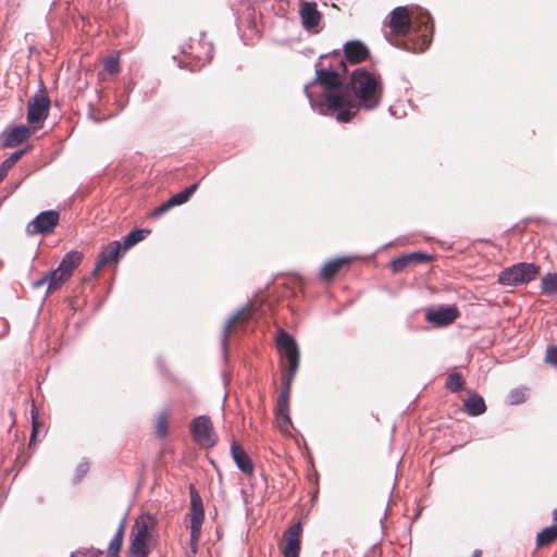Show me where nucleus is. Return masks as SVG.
I'll list each match as a JSON object with an SVG mask.
<instances>
[{
  "instance_id": "4468645a",
  "label": "nucleus",
  "mask_w": 557,
  "mask_h": 557,
  "mask_svg": "<svg viewBox=\"0 0 557 557\" xmlns=\"http://www.w3.org/2000/svg\"><path fill=\"white\" fill-rule=\"evenodd\" d=\"M299 15L301 18V24L307 30L317 28L322 20V14L318 10L317 3L311 1H300Z\"/></svg>"
},
{
  "instance_id": "9b49d317",
  "label": "nucleus",
  "mask_w": 557,
  "mask_h": 557,
  "mask_svg": "<svg viewBox=\"0 0 557 557\" xmlns=\"http://www.w3.org/2000/svg\"><path fill=\"white\" fill-rule=\"evenodd\" d=\"M190 433L194 440L201 446L210 447L215 444L213 425L208 416L195 418L190 423Z\"/></svg>"
},
{
  "instance_id": "473e14b6",
  "label": "nucleus",
  "mask_w": 557,
  "mask_h": 557,
  "mask_svg": "<svg viewBox=\"0 0 557 557\" xmlns=\"http://www.w3.org/2000/svg\"><path fill=\"white\" fill-rule=\"evenodd\" d=\"M26 150H17L13 152L9 158H7L0 166H2L7 172H9L14 164L25 154Z\"/></svg>"
},
{
  "instance_id": "7c9ffc66",
  "label": "nucleus",
  "mask_w": 557,
  "mask_h": 557,
  "mask_svg": "<svg viewBox=\"0 0 557 557\" xmlns=\"http://www.w3.org/2000/svg\"><path fill=\"white\" fill-rule=\"evenodd\" d=\"M542 290L546 295L557 294V273H548L542 278Z\"/></svg>"
},
{
  "instance_id": "6ab92c4d",
  "label": "nucleus",
  "mask_w": 557,
  "mask_h": 557,
  "mask_svg": "<svg viewBox=\"0 0 557 557\" xmlns=\"http://www.w3.org/2000/svg\"><path fill=\"white\" fill-rule=\"evenodd\" d=\"M255 308L252 305H248L238 310L233 317L228 319L225 324L223 335L226 341L237 326H244L250 319H252Z\"/></svg>"
},
{
  "instance_id": "7ed1b4c3",
  "label": "nucleus",
  "mask_w": 557,
  "mask_h": 557,
  "mask_svg": "<svg viewBox=\"0 0 557 557\" xmlns=\"http://www.w3.org/2000/svg\"><path fill=\"white\" fill-rule=\"evenodd\" d=\"M348 87H350L355 95L354 100L357 107L351 108V112H355V115L360 108L373 110L382 101L384 86L381 76L366 69H357L352 72L346 89Z\"/></svg>"
},
{
  "instance_id": "a878e982",
  "label": "nucleus",
  "mask_w": 557,
  "mask_h": 557,
  "mask_svg": "<svg viewBox=\"0 0 557 557\" xmlns=\"http://www.w3.org/2000/svg\"><path fill=\"white\" fill-rule=\"evenodd\" d=\"M170 413L166 410L158 412L154 418V434L159 438H165L169 434Z\"/></svg>"
},
{
  "instance_id": "412c9836",
  "label": "nucleus",
  "mask_w": 557,
  "mask_h": 557,
  "mask_svg": "<svg viewBox=\"0 0 557 557\" xmlns=\"http://www.w3.org/2000/svg\"><path fill=\"white\" fill-rule=\"evenodd\" d=\"M344 54L347 61L350 63L359 64L369 58L370 51L368 47L361 41L351 40L345 44Z\"/></svg>"
},
{
  "instance_id": "39448f33",
  "label": "nucleus",
  "mask_w": 557,
  "mask_h": 557,
  "mask_svg": "<svg viewBox=\"0 0 557 557\" xmlns=\"http://www.w3.org/2000/svg\"><path fill=\"white\" fill-rule=\"evenodd\" d=\"M189 494L190 508L187 517L190 520V540L189 550L186 553V557H195L198 552V543L200 541L202 523L205 521V510L202 499L194 485H190Z\"/></svg>"
},
{
  "instance_id": "4c0bfd02",
  "label": "nucleus",
  "mask_w": 557,
  "mask_h": 557,
  "mask_svg": "<svg viewBox=\"0 0 557 557\" xmlns=\"http://www.w3.org/2000/svg\"><path fill=\"white\" fill-rule=\"evenodd\" d=\"M9 172H7L2 166H0V184L3 182V180L7 177Z\"/></svg>"
},
{
  "instance_id": "ea45409f",
  "label": "nucleus",
  "mask_w": 557,
  "mask_h": 557,
  "mask_svg": "<svg viewBox=\"0 0 557 557\" xmlns=\"http://www.w3.org/2000/svg\"><path fill=\"white\" fill-rule=\"evenodd\" d=\"M482 552L480 549H475L471 557H481Z\"/></svg>"
},
{
  "instance_id": "c85d7f7f",
  "label": "nucleus",
  "mask_w": 557,
  "mask_h": 557,
  "mask_svg": "<svg viewBox=\"0 0 557 557\" xmlns=\"http://www.w3.org/2000/svg\"><path fill=\"white\" fill-rule=\"evenodd\" d=\"M103 72L116 76L120 73V54L113 53L103 60Z\"/></svg>"
},
{
  "instance_id": "c9c22d12",
  "label": "nucleus",
  "mask_w": 557,
  "mask_h": 557,
  "mask_svg": "<svg viewBox=\"0 0 557 557\" xmlns=\"http://www.w3.org/2000/svg\"><path fill=\"white\" fill-rule=\"evenodd\" d=\"M545 361L557 367V346H549L546 350Z\"/></svg>"
},
{
  "instance_id": "f3484780",
  "label": "nucleus",
  "mask_w": 557,
  "mask_h": 557,
  "mask_svg": "<svg viewBox=\"0 0 557 557\" xmlns=\"http://www.w3.org/2000/svg\"><path fill=\"white\" fill-rule=\"evenodd\" d=\"M231 455L237 468L248 478L255 473V466L244 447L237 442L231 445Z\"/></svg>"
},
{
  "instance_id": "72a5a7b5",
  "label": "nucleus",
  "mask_w": 557,
  "mask_h": 557,
  "mask_svg": "<svg viewBox=\"0 0 557 557\" xmlns=\"http://www.w3.org/2000/svg\"><path fill=\"white\" fill-rule=\"evenodd\" d=\"M410 264L425 263L432 260V257L423 252H412L407 255Z\"/></svg>"
},
{
  "instance_id": "2f4dec72",
  "label": "nucleus",
  "mask_w": 557,
  "mask_h": 557,
  "mask_svg": "<svg viewBox=\"0 0 557 557\" xmlns=\"http://www.w3.org/2000/svg\"><path fill=\"white\" fill-rule=\"evenodd\" d=\"M410 264L407 255H403L393 261H391L389 267L394 273H400L405 269H407Z\"/></svg>"
},
{
  "instance_id": "a211bd4d",
  "label": "nucleus",
  "mask_w": 557,
  "mask_h": 557,
  "mask_svg": "<svg viewBox=\"0 0 557 557\" xmlns=\"http://www.w3.org/2000/svg\"><path fill=\"white\" fill-rule=\"evenodd\" d=\"M198 184L195 183L184 189L181 193H177L173 195L170 199H168L165 202H163L161 206L154 209L152 212L153 216H160L163 213H165L168 210H170L173 207L181 206L189 200V198L194 195V193L197 190Z\"/></svg>"
},
{
  "instance_id": "9d476101",
  "label": "nucleus",
  "mask_w": 557,
  "mask_h": 557,
  "mask_svg": "<svg viewBox=\"0 0 557 557\" xmlns=\"http://www.w3.org/2000/svg\"><path fill=\"white\" fill-rule=\"evenodd\" d=\"M60 222V213L55 210H47L39 213L26 226L29 236L37 234H51Z\"/></svg>"
},
{
  "instance_id": "cd10ccee",
  "label": "nucleus",
  "mask_w": 557,
  "mask_h": 557,
  "mask_svg": "<svg viewBox=\"0 0 557 557\" xmlns=\"http://www.w3.org/2000/svg\"><path fill=\"white\" fill-rule=\"evenodd\" d=\"M145 234H149L148 230H134L128 233L123 239V251L128 250L131 247L141 242L145 238Z\"/></svg>"
},
{
  "instance_id": "f03ea898",
  "label": "nucleus",
  "mask_w": 557,
  "mask_h": 557,
  "mask_svg": "<svg viewBox=\"0 0 557 557\" xmlns=\"http://www.w3.org/2000/svg\"><path fill=\"white\" fill-rule=\"evenodd\" d=\"M314 84L323 87V102L320 104L322 113L325 107L327 111L336 112V120L341 123H348L354 119L355 112H351V108L357 107L356 101L346 92V87L335 70L317 66L314 81L305 87L306 96L312 106H314V99L310 87Z\"/></svg>"
},
{
  "instance_id": "c756f323",
  "label": "nucleus",
  "mask_w": 557,
  "mask_h": 557,
  "mask_svg": "<svg viewBox=\"0 0 557 557\" xmlns=\"http://www.w3.org/2000/svg\"><path fill=\"white\" fill-rule=\"evenodd\" d=\"M465 380L461 375V373L459 372H454V373H450L447 379H446V383H445V386L448 391L453 392V393H458L460 391L463 389L465 387Z\"/></svg>"
},
{
  "instance_id": "393cba45",
  "label": "nucleus",
  "mask_w": 557,
  "mask_h": 557,
  "mask_svg": "<svg viewBox=\"0 0 557 557\" xmlns=\"http://www.w3.org/2000/svg\"><path fill=\"white\" fill-rule=\"evenodd\" d=\"M124 534H125V521L123 520L120 523L114 536L112 537V540L109 543L106 557H119V554L123 546Z\"/></svg>"
},
{
  "instance_id": "423d86ee",
  "label": "nucleus",
  "mask_w": 557,
  "mask_h": 557,
  "mask_svg": "<svg viewBox=\"0 0 557 557\" xmlns=\"http://www.w3.org/2000/svg\"><path fill=\"white\" fill-rule=\"evenodd\" d=\"M277 348L286 359V368L282 375V381L292 383L299 367V349L298 346L288 333L281 331L276 338Z\"/></svg>"
},
{
  "instance_id": "ddd939ff",
  "label": "nucleus",
  "mask_w": 557,
  "mask_h": 557,
  "mask_svg": "<svg viewBox=\"0 0 557 557\" xmlns=\"http://www.w3.org/2000/svg\"><path fill=\"white\" fill-rule=\"evenodd\" d=\"M123 247L119 240L111 242L102 248L92 271L94 276H98L100 271L108 264L117 262Z\"/></svg>"
},
{
  "instance_id": "4be33fe9",
  "label": "nucleus",
  "mask_w": 557,
  "mask_h": 557,
  "mask_svg": "<svg viewBox=\"0 0 557 557\" xmlns=\"http://www.w3.org/2000/svg\"><path fill=\"white\" fill-rule=\"evenodd\" d=\"M67 280L69 277L62 272H59L57 268L54 270L47 272L41 278L34 282L33 286L40 287L47 284V293H52L60 288Z\"/></svg>"
},
{
  "instance_id": "b1692460",
  "label": "nucleus",
  "mask_w": 557,
  "mask_h": 557,
  "mask_svg": "<svg viewBox=\"0 0 557 557\" xmlns=\"http://www.w3.org/2000/svg\"><path fill=\"white\" fill-rule=\"evenodd\" d=\"M463 409L469 416L476 417L486 411V405L482 396L470 393L469 397L463 400Z\"/></svg>"
},
{
  "instance_id": "2eb2a0df",
  "label": "nucleus",
  "mask_w": 557,
  "mask_h": 557,
  "mask_svg": "<svg viewBox=\"0 0 557 557\" xmlns=\"http://www.w3.org/2000/svg\"><path fill=\"white\" fill-rule=\"evenodd\" d=\"M459 314V310L456 306H448L441 307L435 310H429L425 318L430 323L436 326H445L451 324Z\"/></svg>"
},
{
  "instance_id": "f257e3e1",
  "label": "nucleus",
  "mask_w": 557,
  "mask_h": 557,
  "mask_svg": "<svg viewBox=\"0 0 557 557\" xmlns=\"http://www.w3.org/2000/svg\"><path fill=\"white\" fill-rule=\"evenodd\" d=\"M433 24L428 12L419 14L412 22L407 7L395 8L384 22V36L396 48L408 52L425 51L432 40Z\"/></svg>"
},
{
  "instance_id": "20e7f679",
  "label": "nucleus",
  "mask_w": 557,
  "mask_h": 557,
  "mask_svg": "<svg viewBox=\"0 0 557 557\" xmlns=\"http://www.w3.org/2000/svg\"><path fill=\"white\" fill-rule=\"evenodd\" d=\"M157 527L158 519L154 516L143 513L137 517L131 529L126 557H148Z\"/></svg>"
},
{
  "instance_id": "f704fd0d",
  "label": "nucleus",
  "mask_w": 557,
  "mask_h": 557,
  "mask_svg": "<svg viewBox=\"0 0 557 557\" xmlns=\"http://www.w3.org/2000/svg\"><path fill=\"white\" fill-rule=\"evenodd\" d=\"M103 554L100 549H78L74 552L71 557H101Z\"/></svg>"
},
{
  "instance_id": "1a4fd4ad",
  "label": "nucleus",
  "mask_w": 557,
  "mask_h": 557,
  "mask_svg": "<svg viewBox=\"0 0 557 557\" xmlns=\"http://www.w3.org/2000/svg\"><path fill=\"white\" fill-rule=\"evenodd\" d=\"M290 385L292 383L287 384V381H282V388L275 408L276 425L283 433H289L292 426L289 417Z\"/></svg>"
},
{
  "instance_id": "bb28decb",
  "label": "nucleus",
  "mask_w": 557,
  "mask_h": 557,
  "mask_svg": "<svg viewBox=\"0 0 557 557\" xmlns=\"http://www.w3.org/2000/svg\"><path fill=\"white\" fill-rule=\"evenodd\" d=\"M557 541V525H550L543 529L536 535V546L539 548L547 547Z\"/></svg>"
},
{
  "instance_id": "0eeeda50",
  "label": "nucleus",
  "mask_w": 557,
  "mask_h": 557,
  "mask_svg": "<svg viewBox=\"0 0 557 557\" xmlns=\"http://www.w3.org/2000/svg\"><path fill=\"white\" fill-rule=\"evenodd\" d=\"M540 268L534 263L520 262L504 269L498 275V282L506 286H517L533 281Z\"/></svg>"
},
{
  "instance_id": "f8f14e48",
  "label": "nucleus",
  "mask_w": 557,
  "mask_h": 557,
  "mask_svg": "<svg viewBox=\"0 0 557 557\" xmlns=\"http://www.w3.org/2000/svg\"><path fill=\"white\" fill-rule=\"evenodd\" d=\"M301 523L292 525L283 535L282 553L284 557H299L301 543Z\"/></svg>"
},
{
  "instance_id": "aec40b11",
  "label": "nucleus",
  "mask_w": 557,
  "mask_h": 557,
  "mask_svg": "<svg viewBox=\"0 0 557 557\" xmlns=\"http://www.w3.org/2000/svg\"><path fill=\"white\" fill-rule=\"evenodd\" d=\"M351 261V257H341L327 261L320 271V277L325 282L332 281L343 270L348 269Z\"/></svg>"
},
{
  "instance_id": "e433bc0d",
  "label": "nucleus",
  "mask_w": 557,
  "mask_h": 557,
  "mask_svg": "<svg viewBox=\"0 0 557 557\" xmlns=\"http://www.w3.org/2000/svg\"><path fill=\"white\" fill-rule=\"evenodd\" d=\"M32 418H33V431H32V435H30V443L35 440L37 431H38V425H39L34 410L32 411Z\"/></svg>"
},
{
  "instance_id": "5701e85b",
  "label": "nucleus",
  "mask_w": 557,
  "mask_h": 557,
  "mask_svg": "<svg viewBox=\"0 0 557 557\" xmlns=\"http://www.w3.org/2000/svg\"><path fill=\"white\" fill-rule=\"evenodd\" d=\"M83 253L79 251L67 252L58 267L59 272L65 274L69 278L72 276L76 268L82 263Z\"/></svg>"
},
{
  "instance_id": "a19ab883",
  "label": "nucleus",
  "mask_w": 557,
  "mask_h": 557,
  "mask_svg": "<svg viewBox=\"0 0 557 557\" xmlns=\"http://www.w3.org/2000/svg\"><path fill=\"white\" fill-rule=\"evenodd\" d=\"M339 65L343 67V71H346V64L343 60L339 61Z\"/></svg>"
},
{
  "instance_id": "dca6fc26",
  "label": "nucleus",
  "mask_w": 557,
  "mask_h": 557,
  "mask_svg": "<svg viewBox=\"0 0 557 557\" xmlns=\"http://www.w3.org/2000/svg\"><path fill=\"white\" fill-rule=\"evenodd\" d=\"M34 131H35L34 128L32 129L30 127H28L26 125H18V126L5 129L1 134L2 145L5 148L16 147V146L21 145L22 143H24L25 140H27Z\"/></svg>"
},
{
  "instance_id": "6e6552de",
  "label": "nucleus",
  "mask_w": 557,
  "mask_h": 557,
  "mask_svg": "<svg viewBox=\"0 0 557 557\" xmlns=\"http://www.w3.org/2000/svg\"><path fill=\"white\" fill-rule=\"evenodd\" d=\"M50 109V99L45 92L34 95L27 104V122L36 129L47 119Z\"/></svg>"
},
{
  "instance_id": "58836bf2",
  "label": "nucleus",
  "mask_w": 557,
  "mask_h": 557,
  "mask_svg": "<svg viewBox=\"0 0 557 557\" xmlns=\"http://www.w3.org/2000/svg\"><path fill=\"white\" fill-rule=\"evenodd\" d=\"M554 525H557V508L553 511Z\"/></svg>"
}]
</instances>
